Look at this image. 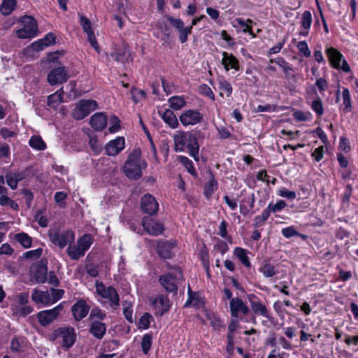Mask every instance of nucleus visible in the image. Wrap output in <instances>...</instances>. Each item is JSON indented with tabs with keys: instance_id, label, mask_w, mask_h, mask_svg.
I'll return each mask as SVG.
<instances>
[{
	"instance_id": "nucleus-51",
	"label": "nucleus",
	"mask_w": 358,
	"mask_h": 358,
	"mask_svg": "<svg viewBox=\"0 0 358 358\" xmlns=\"http://www.w3.org/2000/svg\"><path fill=\"white\" fill-rule=\"evenodd\" d=\"M152 319V317L150 313H144L140 318L138 323L139 327L144 329H148Z\"/></svg>"
},
{
	"instance_id": "nucleus-52",
	"label": "nucleus",
	"mask_w": 358,
	"mask_h": 358,
	"mask_svg": "<svg viewBox=\"0 0 358 358\" xmlns=\"http://www.w3.org/2000/svg\"><path fill=\"white\" fill-rule=\"evenodd\" d=\"M130 93L131 99L135 103L141 101L145 96V93L144 91L138 90L136 88H132Z\"/></svg>"
},
{
	"instance_id": "nucleus-55",
	"label": "nucleus",
	"mask_w": 358,
	"mask_h": 358,
	"mask_svg": "<svg viewBox=\"0 0 358 358\" xmlns=\"http://www.w3.org/2000/svg\"><path fill=\"white\" fill-rule=\"evenodd\" d=\"M296 47H297L298 50H299V52L303 55V56H305L306 57H308L310 56L311 52L308 48L306 41H299L297 43Z\"/></svg>"
},
{
	"instance_id": "nucleus-53",
	"label": "nucleus",
	"mask_w": 358,
	"mask_h": 358,
	"mask_svg": "<svg viewBox=\"0 0 358 358\" xmlns=\"http://www.w3.org/2000/svg\"><path fill=\"white\" fill-rule=\"evenodd\" d=\"M105 313L99 308H94L92 309L90 315V317L92 320L97 319V320H103L106 317Z\"/></svg>"
},
{
	"instance_id": "nucleus-56",
	"label": "nucleus",
	"mask_w": 358,
	"mask_h": 358,
	"mask_svg": "<svg viewBox=\"0 0 358 358\" xmlns=\"http://www.w3.org/2000/svg\"><path fill=\"white\" fill-rule=\"evenodd\" d=\"M213 250L223 255L227 252V251H228L229 248L224 241H219L216 244L214 245Z\"/></svg>"
},
{
	"instance_id": "nucleus-49",
	"label": "nucleus",
	"mask_w": 358,
	"mask_h": 358,
	"mask_svg": "<svg viewBox=\"0 0 358 358\" xmlns=\"http://www.w3.org/2000/svg\"><path fill=\"white\" fill-rule=\"evenodd\" d=\"M51 304L56 303L63 296L64 291L60 289L51 288L50 289Z\"/></svg>"
},
{
	"instance_id": "nucleus-13",
	"label": "nucleus",
	"mask_w": 358,
	"mask_h": 358,
	"mask_svg": "<svg viewBox=\"0 0 358 358\" xmlns=\"http://www.w3.org/2000/svg\"><path fill=\"white\" fill-rule=\"evenodd\" d=\"M62 309L61 304L50 310H42L38 313L37 318L41 325L45 327L52 322Z\"/></svg>"
},
{
	"instance_id": "nucleus-44",
	"label": "nucleus",
	"mask_w": 358,
	"mask_h": 358,
	"mask_svg": "<svg viewBox=\"0 0 358 358\" xmlns=\"http://www.w3.org/2000/svg\"><path fill=\"white\" fill-rule=\"evenodd\" d=\"M342 96H343V104L344 106V108H343V110L345 113H349L352 110V103H351L350 91L348 89L343 88Z\"/></svg>"
},
{
	"instance_id": "nucleus-20",
	"label": "nucleus",
	"mask_w": 358,
	"mask_h": 358,
	"mask_svg": "<svg viewBox=\"0 0 358 358\" xmlns=\"http://www.w3.org/2000/svg\"><path fill=\"white\" fill-rule=\"evenodd\" d=\"M71 310L74 318L79 321L86 317L90 310V306L84 300H80L72 306Z\"/></svg>"
},
{
	"instance_id": "nucleus-17",
	"label": "nucleus",
	"mask_w": 358,
	"mask_h": 358,
	"mask_svg": "<svg viewBox=\"0 0 358 358\" xmlns=\"http://www.w3.org/2000/svg\"><path fill=\"white\" fill-rule=\"evenodd\" d=\"M68 79V73L64 66L53 69L48 74V81L51 85L61 84Z\"/></svg>"
},
{
	"instance_id": "nucleus-42",
	"label": "nucleus",
	"mask_w": 358,
	"mask_h": 358,
	"mask_svg": "<svg viewBox=\"0 0 358 358\" xmlns=\"http://www.w3.org/2000/svg\"><path fill=\"white\" fill-rule=\"evenodd\" d=\"M77 243L79 245V247L81 248L85 253V252L90 249L93 241L92 238L90 234H84L78 240Z\"/></svg>"
},
{
	"instance_id": "nucleus-27",
	"label": "nucleus",
	"mask_w": 358,
	"mask_h": 358,
	"mask_svg": "<svg viewBox=\"0 0 358 358\" xmlns=\"http://www.w3.org/2000/svg\"><path fill=\"white\" fill-rule=\"evenodd\" d=\"M27 340L25 337H14L10 341V350L13 352L22 353L26 350Z\"/></svg>"
},
{
	"instance_id": "nucleus-31",
	"label": "nucleus",
	"mask_w": 358,
	"mask_h": 358,
	"mask_svg": "<svg viewBox=\"0 0 358 358\" xmlns=\"http://www.w3.org/2000/svg\"><path fill=\"white\" fill-rule=\"evenodd\" d=\"M111 57L117 62H124L128 60L129 54L127 48H118L111 53Z\"/></svg>"
},
{
	"instance_id": "nucleus-35",
	"label": "nucleus",
	"mask_w": 358,
	"mask_h": 358,
	"mask_svg": "<svg viewBox=\"0 0 358 358\" xmlns=\"http://www.w3.org/2000/svg\"><path fill=\"white\" fill-rule=\"evenodd\" d=\"M170 107L175 110H178L182 108L186 105V101L182 96H173L168 100Z\"/></svg>"
},
{
	"instance_id": "nucleus-36",
	"label": "nucleus",
	"mask_w": 358,
	"mask_h": 358,
	"mask_svg": "<svg viewBox=\"0 0 358 358\" xmlns=\"http://www.w3.org/2000/svg\"><path fill=\"white\" fill-rule=\"evenodd\" d=\"M217 189V183L213 173L210 172L209 180L204 187V194L206 196L209 198Z\"/></svg>"
},
{
	"instance_id": "nucleus-7",
	"label": "nucleus",
	"mask_w": 358,
	"mask_h": 358,
	"mask_svg": "<svg viewBox=\"0 0 358 358\" xmlns=\"http://www.w3.org/2000/svg\"><path fill=\"white\" fill-rule=\"evenodd\" d=\"M326 54L334 68L342 70L345 73H348L351 71L350 67L343 57V55L336 48L333 47L327 48Z\"/></svg>"
},
{
	"instance_id": "nucleus-1",
	"label": "nucleus",
	"mask_w": 358,
	"mask_h": 358,
	"mask_svg": "<svg viewBox=\"0 0 358 358\" xmlns=\"http://www.w3.org/2000/svg\"><path fill=\"white\" fill-rule=\"evenodd\" d=\"M173 138L176 152L184 151L187 145L189 155L195 161L199 160V145L195 134L184 131H178L173 136Z\"/></svg>"
},
{
	"instance_id": "nucleus-59",
	"label": "nucleus",
	"mask_w": 358,
	"mask_h": 358,
	"mask_svg": "<svg viewBox=\"0 0 358 358\" xmlns=\"http://www.w3.org/2000/svg\"><path fill=\"white\" fill-rule=\"evenodd\" d=\"M80 22L83 27V29L85 33H88L93 31L91 27V22L87 17L81 15L80 17Z\"/></svg>"
},
{
	"instance_id": "nucleus-61",
	"label": "nucleus",
	"mask_w": 358,
	"mask_h": 358,
	"mask_svg": "<svg viewBox=\"0 0 358 358\" xmlns=\"http://www.w3.org/2000/svg\"><path fill=\"white\" fill-rule=\"evenodd\" d=\"M236 20H237L238 24L242 28H243V31L244 32H245V33H250L251 32L252 27L249 24H251L252 22V21L251 20L248 19V20H247L246 22H245L244 20L241 19V18H238Z\"/></svg>"
},
{
	"instance_id": "nucleus-24",
	"label": "nucleus",
	"mask_w": 358,
	"mask_h": 358,
	"mask_svg": "<svg viewBox=\"0 0 358 358\" xmlns=\"http://www.w3.org/2000/svg\"><path fill=\"white\" fill-rule=\"evenodd\" d=\"M259 271L262 273L265 278H272L278 273V270L275 269V266L268 259L262 261Z\"/></svg>"
},
{
	"instance_id": "nucleus-5",
	"label": "nucleus",
	"mask_w": 358,
	"mask_h": 358,
	"mask_svg": "<svg viewBox=\"0 0 358 358\" xmlns=\"http://www.w3.org/2000/svg\"><path fill=\"white\" fill-rule=\"evenodd\" d=\"M98 108V103L92 99H81L75 106L72 116L75 120H80Z\"/></svg>"
},
{
	"instance_id": "nucleus-18",
	"label": "nucleus",
	"mask_w": 358,
	"mask_h": 358,
	"mask_svg": "<svg viewBox=\"0 0 358 358\" xmlns=\"http://www.w3.org/2000/svg\"><path fill=\"white\" fill-rule=\"evenodd\" d=\"M124 138L123 137H117L106 145V152L108 155L115 156L124 149Z\"/></svg>"
},
{
	"instance_id": "nucleus-19",
	"label": "nucleus",
	"mask_w": 358,
	"mask_h": 358,
	"mask_svg": "<svg viewBox=\"0 0 358 358\" xmlns=\"http://www.w3.org/2000/svg\"><path fill=\"white\" fill-rule=\"evenodd\" d=\"M176 244L172 241H159L157 244V253L161 258L170 259L173 256V249Z\"/></svg>"
},
{
	"instance_id": "nucleus-25",
	"label": "nucleus",
	"mask_w": 358,
	"mask_h": 358,
	"mask_svg": "<svg viewBox=\"0 0 358 358\" xmlns=\"http://www.w3.org/2000/svg\"><path fill=\"white\" fill-rule=\"evenodd\" d=\"M31 299L36 303H42L45 306L51 305L50 294L48 291L35 289L31 294Z\"/></svg>"
},
{
	"instance_id": "nucleus-38",
	"label": "nucleus",
	"mask_w": 358,
	"mask_h": 358,
	"mask_svg": "<svg viewBox=\"0 0 358 358\" xmlns=\"http://www.w3.org/2000/svg\"><path fill=\"white\" fill-rule=\"evenodd\" d=\"M269 62H274L277 64L280 68H282L286 77L289 76L290 71H293V69L291 66V65L287 62H286L282 57L271 59L269 60Z\"/></svg>"
},
{
	"instance_id": "nucleus-63",
	"label": "nucleus",
	"mask_w": 358,
	"mask_h": 358,
	"mask_svg": "<svg viewBox=\"0 0 358 358\" xmlns=\"http://www.w3.org/2000/svg\"><path fill=\"white\" fill-rule=\"evenodd\" d=\"M282 234L284 237L289 238L296 236L299 232L295 230L294 227H289L282 229Z\"/></svg>"
},
{
	"instance_id": "nucleus-57",
	"label": "nucleus",
	"mask_w": 358,
	"mask_h": 358,
	"mask_svg": "<svg viewBox=\"0 0 358 358\" xmlns=\"http://www.w3.org/2000/svg\"><path fill=\"white\" fill-rule=\"evenodd\" d=\"M278 195L281 197L288 199L289 200H294L296 199V194L294 191H290L286 188H282L278 191Z\"/></svg>"
},
{
	"instance_id": "nucleus-28",
	"label": "nucleus",
	"mask_w": 358,
	"mask_h": 358,
	"mask_svg": "<svg viewBox=\"0 0 358 358\" xmlns=\"http://www.w3.org/2000/svg\"><path fill=\"white\" fill-rule=\"evenodd\" d=\"M161 117L164 122L171 129H176L178 127V120L171 109H166Z\"/></svg>"
},
{
	"instance_id": "nucleus-40",
	"label": "nucleus",
	"mask_w": 358,
	"mask_h": 358,
	"mask_svg": "<svg viewBox=\"0 0 358 358\" xmlns=\"http://www.w3.org/2000/svg\"><path fill=\"white\" fill-rule=\"evenodd\" d=\"M29 145L38 150H44L46 148V145L43 140L39 136H33L29 141Z\"/></svg>"
},
{
	"instance_id": "nucleus-29",
	"label": "nucleus",
	"mask_w": 358,
	"mask_h": 358,
	"mask_svg": "<svg viewBox=\"0 0 358 358\" xmlns=\"http://www.w3.org/2000/svg\"><path fill=\"white\" fill-rule=\"evenodd\" d=\"M248 252L247 250L239 247L235 248L234 250V255L239 259L244 266L250 268L251 264L249 260Z\"/></svg>"
},
{
	"instance_id": "nucleus-22",
	"label": "nucleus",
	"mask_w": 358,
	"mask_h": 358,
	"mask_svg": "<svg viewBox=\"0 0 358 358\" xmlns=\"http://www.w3.org/2000/svg\"><path fill=\"white\" fill-rule=\"evenodd\" d=\"M90 333L96 339L101 340L106 332V324L99 320H93L90 325Z\"/></svg>"
},
{
	"instance_id": "nucleus-12",
	"label": "nucleus",
	"mask_w": 358,
	"mask_h": 358,
	"mask_svg": "<svg viewBox=\"0 0 358 358\" xmlns=\"http://www.w3.org/2000/svg\"><path fill=\"white\" fill-rule=\"evenodd\" d=\"M248 299L252 311L257 316L270 318L269 311L266 306L255 294L248 295Z\"/></svg>"
},
{
	"instance_id": "nucleus-6",
	"label": "nucleus",
	"mask_w": 358,
	"mask_h": 358,
	"mask_svg": "<svg viewBox=\"0 0 358 358\" xmlns=\"http://www.w3.org/2000/svg\"><path fill=\"white\" fill-rule=\"evenodd\" d=\"M96 292L102 298L109 301L110 307L116 310L120 306V297L116 289L111 287H105L102 282L96 283Z\"/></svg>"
},
{
	"instance_id": "nucleus-33",
	"label": "nucleus",
	"mask_w": 358,
	"mask_h": 358,
	"mask_svg": "<svg viewBox=\"0 0 358 358\" xmlns=\"http://www.w3.org/2000/svg\"><path fill=\"white\" fill-rule=\"evenodd\" d=\"M48 269L46 266H37L33 274L34 278L38 283H44L47 280Z\"/></svg>"
},
{
	"instance_id": "nucleus-43",
	"label": "nucleus",
	"mask_w": 358,
	"mask_h": 358,
	"mask_svg": "<svg viewBox=\"0 0 358 358\" xmlns=\"http://www.w3.org/2000/svg\"><path fill=\"white\" fill-rule=\"evenodd\" d=\"M178 159L180 163L185 167L188 173L194 177L197 176V173L194 167L193 162L188 157L185 156H179Z\"/></svg>"
},
{
	"instance_id": "nucleus-21",
	"label": "nucleus",
	"mask_w": 358,
	"mask_h": 358,
	"mask_svg": "<svg viewBox=\"0 0 358 358\" xmlns=\"http://www.w3.org/2000/svg\"><path fill=\"white\" fill-rule=\"evenodd\" d=\"M222 64L227 71L231 69L238 71L240 68L238 59L233 54L227 52H222Z\"/></svg>"
},
{
	"instance_id": "nucleus-58",
	"label": "nucleus",
	"mask_w": 358,
	"mask_h": 358,
	"mask_svg": "<svg viewBox=\"0 0 358 358\" xmlns=\"http://www.w3.org/2000/svg\"><path fill=\"white\" fill-rule=\"evenodd\" d=\"M110 125L109 127L108 130L110 133H115L117 131V130L120 128L119 118L115 115L112 116L110 119Z\"/></svg>"
},
{
	"instance_id": "nucleus-3",
	"label": "nucleus",
	"mask_w": 358,
	"mask_h": 358,
	"mask_svg": "<svg viewBox=\"0 0 358 358\" xmlns=\"http://www.w3.org/2000/svg\"><path fill=\"white\" fill-rule=\"evenodd\" d=\"M172 272L162 275L159 278L160 285L167 292L177 293L178 285L183 280L181 269L175 266Z\"/></svg>"
},
{
	"instance_id": "nucleus-34",
	"label": "nucleus",
	"mask_w": 358,
	"mask_h": 358,
	"mask_svg": "<svg viewBox=\"0 0 358 358\" xmlns=\"http://www.w3.org/2000/svg\"><path fill=\"white\" fill-rule=\"evenodd\" d=\"M11 309L13 315L21 317H26L34 310L31 306L27 304L24 306H11Z\"/></svg>"
},
{
	"instance_id": "nucleus-47",
	"label": "nucleus",
	"mask_w": 358,
	"mask_h": 358,
	"mask_svg": "<svg viewBox=\"0 0 358 358\" xmlns=\"http://www.w3.org/2000/svg\"><path fill=\"white\" fill-rule=\"evenodd\" d=\"M243 201H247L249 203V208L243 203L240 204V213L243 215H247L250 210L253 208L255 203V196L252 194L250 196L245 199Z\"/></svg>"
},
{
	"instance_id": "nucleus-62",
	"label": "nucleus",
	"mask_w": 358,
	"mask_h": 358,
	"mask_svg": "<svg viewBox=\"0 0 358 358\" xmlns=\"http://www.w3.org/2000/svg\"><path fill=\"white\" fill-rule=\"evenodd\" d=\"M315 85L321 94H322L328 87V83L324 78H319L316 80Z\"/></svg>"
},
{
	"instance_id": "nucleus-45",
	"label": "nucleus",
	"mask_w": 358,
	"mask_h": 358,
	"mask_svg": "<svg viewBox=\"0 0 358 358\" xmlns=\"http://www.w3.org/2000/svg\"><path fill=\"white\" fill-rule=\"evenodd\" d=\"M310 107L316 113L317 117H321L324 113V108L322 99L317 96L316 99L312 102Z\"/></svg>"
},
{
	"instance_id": "nucleus-2",
	"label": "nucleus",
	"mask_w": 358,
	"mask_h": 358,
	"mask_svg": "<svg viewBox=\"0 0 358 358\" xmlns=\"http://www.w3.org/2000/svg\"><path fill=\"white\" fill-rule=\"evenodd\" d=\"M146 166L145 161L141 158L139 154L133 153L129 155L124 164V172L129 179L138 180L142 176V170Z\"/></svg>"
},
{
	"instance_id": "nucleus-60",
	"label": "nucleus",
	"mask_w": 358,
	"mask_h": 358,
	"mask_svg": "<svg viewBox=\"0 0 358 358\" xmlns=\"http://www.w3.org/2000/svg\"><path fill=\"white\" fill-rule=\"evenodd\" d=\"M17 304H13V306H24L27 304L29 301L28 293H20L16 296Z\"/></svg>"
},
{
	"instance_id": "nucleus-23",
	"label": "nucleus",
	"mask_w": 358,
	"mask_h": 358,
	"mask_svg": "<svg viewBox=\"0 0 358 358\" xmlns=\"http://www.w3.org/2000/svg\"><path fill=\"white\" fill-rule=\"evenodd\" d=\"M90 124L94 130L101 131L107 124L106 115L103 113H96L90 117Z\"/></svg>"
},
{
	"instance_id": "nucleus-48",
	"label": "nucleus",
	"mask_w": 358,
	"mask_h": 358,
	"mask_svg": "<svg viewBox=\"0 0 358 358\" xmlns=\"http://www.w3.org/2000/svg\"><path fill=\"white\" fill-rule=\"evenodd\" d=\"M152 343V336L149 334H146L143 336L141 341V348L144 354H147L150 350Z\"/></svg>"
},
{
	"instance_id": "nucleus-41",
	"label": "nucleus",
	"mask_w": 358,
	"mask_h": 358,
	"mask_svg": "<svg viewBox=\"0 0 358 358\" xmlns=\"http://www.w3.org/2000/svg\"><path fill=\"white\" fill-rule=\"evenodd\" d=\"M15 238L25 248H29L31 246L32 239L26 233L22 232L17 234L15 235Z\"/></svg>"
},
{
	"instance_id": "nucleus-26",
	"label": "nucleus",
	"mask_w": 358,
	"mask_h": 358,
	"mask_svg": "<svg viewBox=\"0 0 358 358\" xmlns=\"http://www.w3.org/2000/svg\"><path fill=\"white\" fill-rule=\"evenodd\" d=\"M312 24V15L309 10H306L301 15V26L303 29L299 34L301 36H307L309 34V29Z\"/></svg>"
},
{
	"instance_id": "nucleus-9",
	"label": "nucleus",
	"mask_w": 358,
	"mask_h": 358,
	"mask_svg": "<svg viewBox=\"0 0 358 358\" xmlns=\"http://www.w3.org/2000/svg\"><path fill=\"white\" fill-rule=\"evenodd\" d=\"M150 302L155 310V314L159 316L168 312L171 307V302L169 297L164 294H159L150 298Z\"/></svg>"
},
{
	"instance_id": "nucleus-54",
	"label": "nucleus",
	"mask_w": 358,
	"mask_h": 358,
	"mask_svg": "<svg viewBox=\"0 0 358 358\" xmlns=\"http://www.w3.org/2000/svg\"><path fill=\"white\" fill-rule=\"evenodd\" d=\"M166 19L171 23L173 27L176 29L178 31L182 29V28L185 27L183 21L180 18H174L170 15H167Z\"/></svg>"
},
{
	"instance_id": "nucleus-46",
	"label": "nucleus",
	"mask_w": 358,
	"mask_h": 358,
	"mask_svg": "<svg viewBox=\"0 0 358 358\" xmlns=\"http://www.w3.org/2000/svg\"><path fill=\"white\" fill-rule=\"evenodd\" d=\"M0 205L1 206H9L11 209L14 210H17L19 208L18 204L6 194H3L1 196Z\"/></svg>"
},
{
	"instance_id": "nucleus-37",
	"label": "nucleus",
	"mask_w": 358,
	"mask_h": 358,
	"mask_svg": "<svg viewBox=\"0 0 358 358\" xmlns=\"http://www.w3.org/2000/svg\"><path fill=\"white\" fill-rule=\"evenodd\" d=\"M218 87L220 90V96H223V92L227 93L228 97L232 94L233 88L231 85L224 78H220L218 79Z\"/></svg>"
},
{
	"instance_id": "nucleus-16",
	"label": "nucleus",
	"mask_w": 358,
	"mask_h": 358,
	"mask_svg": "<svg viewBox=\"0 0 358 358\" xmlns=\"http://www.w3.org/2000/svg\"><path fill=\"white\" fill-rule=\"evenodd\" d=\"M141 209L144 213L152 215L157 213L159 205L152 195L146 194L141 198Z\"/></svg>"
},
{
	"instance_id": "nucleus-32",
	"label": "nucleus",
	"mask_w": 358,
	"mask_h": 358,
	"mask_svg": "<svg viewBox=\"0 0 358 358\" xmlns=\"http://www.w3.org/2000/svg\"><path fill=\"white\" fill-rule=\"evenodd\" d=\"M67 253L73 260H78L85 254L78 243L76 245H69Z\"/></svg>"
},
{
	"instance_id": "nucleus-8",
	"label": "nucleus",
	"mask_w": 358,
	"mask_h": 358,
	"mask_svg": "<svg viewBox=\"0 0 358 358\" xmlns=\"http://www.w3.org/2000/svg\"><path fill=\"white\" fill-rule=\"evenodd\" d=\"M23 27L17 30L16 35L20 38H31L36 35L37 23L31 16H24L22 20Z\"/></svg>"
},
{
	"instance_id": "nucleus-50",
	"label": "nucleus",
	"mask_w": 358,
	"mask_h": 358,
	"mask_svg": "<svg viewBox=\"0 0 358 358\" xmlns=\"http://www.w3.org/2000/svg\"><path fill=\"white\" fill-rule=\"evenodd\" d=\"M192 25L189 27H184L182 29L178 30L179 32V40L181 43H185L187 39L189 34L192 33Z\"/></svg>"
},
{
	"instance_id": "nucleus-30",
	"label": "nucleus",
	"mask_w": 358,
	"mask_h": 358,
	"mask_svg": "<svg viewBox=\"0 0 358 358\" xmlns=\"http://www.w3.org/2000/svg\"><path fill=\"white\" fill-rule=\"evenodd\" d=\"M63 88L57 90L54 94H50L48 97V105L53 108H56L58 105L63 101Z\"/></svg>"
},
{
	"instance_id": "nucleus-4",
	"label": "nucleus",
	"mask_w": 358,
	"mask_h": 358,
	"mask_svg": "<svg viewBox=\"0 0 358 358\" xmlns=\"http://www.w3.org/2000/svg\"><path fill=\"white\" fill-rule=\"evenodd\" d=\"M48 236L51 243L60 249L72 244L75 241L74 233L69 229L60 231L56 228H51Z\"/></svg>"
},
{
	"instance_id": "nucleus-64",
	"label": "nucleus",
	"mask_w": 358,
	"mask_h": 358,
	"mask_svg": "<svg viewBox=\"0 0 358 358\" xmlns=\"http://www.w3.org/2000/svg\"><path fill=\"white\" fill-rule=\"evenodd\" d=\"M67 196L66 193L64 192H57L55 194V201L59 205L60 207L64 206V200Z\"/></svg>"
},
{
	"instance_id": "nucleus-14",
	"label": "nucleus",
	"mask_w": 358,
	"mask_h": 358,
	"mask_svg": "<svg viewBox=\"0 0 358 358\" xmlns=\"http://www.w3.org/2000/svg\"><path fill=\"white\" fill-rule=\"evenodd\" d=\"M142 226L145 231L150 235L158 236L164 231V225L152 219L150 217H143L142 219Z\"/></svg>"
},
{
	"instance_id": "nucleus-10",
	"label": "nucleus",
	"mask_w": 358,
	"mask_h": 358,
	"mask_svg": "<svg viewBox=\"0 0 358 358\" xmlns=\"http://www.w3.org/2000/svg\"><path fill=\"white\" fill-rule=\"evenodd\" d=\"M203 120V115L194 109L185 110L179 116V120L184 127L193 126L201 123Z\"/></svg>"
},
{
	"instance_id": "nucleus-11",
	"label": "nucleus",
	"mask_w": 358,
	"mask_h": 358,
	"mask_svg": "<svg viewBox=\"0 0 358 358\" xmlns=\"http://www.w3.org/2000/svg\"><path fill=\"white\" fill-rule=\"evenodd\" d=\"M56 337L62 339V345L66 349L71 348L75 343L76 334L72 327L59 328L55 331Z\"/></svg>"
},
{
	"instance_id": "nucleus-15",
	"label": "nucleus",
	"mask_w": 358,
	"mask_h": 358,
	"mask_svg": "<svg viewBox=\"0 0 358 358\" xmlns=\"http://www.w3.org/2000/svg\"><path fill=\"white\" fill-rule=\"evenodd\" d=\"M229 307L233 317L241 318V315L245 316L250 313V308L240 298L231 299Z\"/></svg>"
},
{
	"instance_id": "nucleus-39",
	"label": "nucleus",
	"mask_w": 358,
	"mask_h": 358,
	"mask_svg": "<svg viewBox=\"0 0 358 358\" xmlns=\"http://www.w3.org/2000/svg\"><path fill=\"white\" fill-rule=\"evenodd\" d=\"M15 4V0H3L0 6L1 13L4 15H8L14 10Z\"/></svg>"
}]
</instances>
